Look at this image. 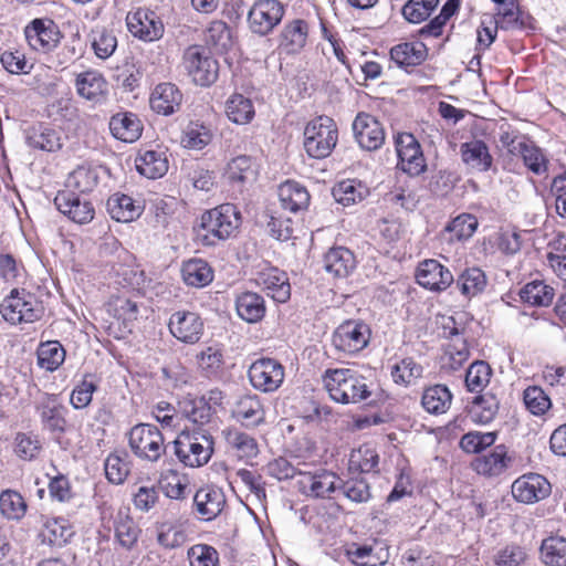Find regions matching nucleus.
<instances>
[{
  "mask_svg": "<svg viewBox=\"0 0 566 566\" xmlns=\"http://www.w3.org/2000/svg\"><path fill=\"white\" fill-rule=\"evenodd\" d=\"M255 283L266 295L279 303H285L291 296V285L286 273L277 268H265L256 273Z\"/></svg>",
  "mask_w": 566,
  "mask_h": 566,
  "instance_id": "nucleus-19",
  "label": "nucleus"
},
{
  "mask_svg": "<svg viewBox=\"0 0 566 566\" xmlns=\"http://www.w3.org/2000/svg\"><path fill=\"white\" fill-rule=\"evenodd\" d=\"M547 259L554 272L566 281V237H558L551 243Z\"/></svg>",
  "mask_w": 566,
  "mask_h": 566,
  "instance_id": "nucleus-64",
  "label": "nucleus"
},
{
  "mask_svg": "<svg viewBox=\"0 0 566 566\" xmlns=\"http://www.w3.org/2000/svg\"><path fill=\"white\" fill-rule=\"evenodd\" d=\"M97 182V177L94 171L86 167H77L73 170L65 181V189L72 192L84 193L91 191Z\"/></svg>",
  "mask_w": 566,
  "mask_h": 566,
  "instance_id": "nucleus-52",
  "label": "nucleus"
},
{
  "mask_svg": "<svg viewBox=\"0 0 566 566\" xmlns=\"http://www.w3.org/2000/svg\"><path fill=\"white\" fill-rule=\"evenodd\" d=\"M251 385L263 392L275 391L283 382L284 368L275 359H256L248 371Z\"/></svg>",
  "mask_w": 566,
  "mask_h": 566,
  "instance_id": "nucleus-9",
  "label": "nucleus"
},
{
  "mask_svg": "<svg viewBox=\"0 0 566 566\" xmlns=\"http://www.w3.org/2000/svg\"><path fill=\"white\" fill-rule=\"evenodd\" d=\"M462 161L471 169L479 172L488 171L493 164V158L486 144L479 139L463 143L460 147Z\"/></svg>",
  "mask_w": 566,
  "mask_h": 566,
  "instance_id": "nucleus-26",
  "label": "nucleus"
},
{
  "mask_svg": "<svg viewBox=\"0 0 566 566\" xmlns=\"http://www.w3.org/2000/svg\"><path fill=\"white\" fill-rule=\"evenodd\" d=\"M109 130L116 139L134 143L140 137L143 125L134 113H117L111 117Z\"/></svg>",
  "mask_w": 566,
  "mask_h": 566,
  "instance_id": "nucleus-24",
  "label": "nucleus"
},
{
  "mask_svg": "<svg viewBox=\"0 0 566 566\" xmlns=\"http://www.w3.org/2000/svg\"><path fill=\"white\" fill-rule=\"evenodd\" d=\"M227 448L239 459L250 460L259 454V446L254 437L237 428L222 431Z\"/></svg>",
  "mask_w": 566,
  "mask_h": 566,
  "instance_id": "nucleus-27",
  "label": "nucleus"
},
{
  "mask_svg": "<svg viewBox=\"0 0 566 566\" xmlns=\"http://www.w3.org/2000/svg\"><path fill=\"white\" fill-rule=\"evenodd\" d=\"M492 369L485 361L478 360L471 364L465 374V386L469 391L480 392L489 384Z\"/></svg>",
  "mask_w": 566,
  "mask_h": 566,
  "instance_id": "nucleus-58",
  "label": "nucleus"
},
{
  "mask_svg": "<svg viewBox=\"0 0 566 566\" xmlns=\"http://www.w3.org/2000/svg\"><path fill=\"white\" fill-rule=\"evenodd\" d=\"M73 534L72 527L64 518L48 520L42 531L43 541L59 547L65 545Z\"/></svg>",
  "mask_w": 566,
  "mask_h": 566,
  "instance_id": "nucleus-45",
  "label": "nucleus"
},
{
  "mask_svg": "<svg viewBox=\"0 0 566 566\" xmlns=\"http://www.w3.org/2000/svg\"><path fill=\"white\" fill-rule=\"evenodd\" d=\"M181 274L185 283L195 287H203L213 280L211 266L202 259H190L184 262Z\"/></svg>",
  "mask_w": 566,
  "mask_h": 566,
  "instance_id": "nucleus-38",
  "label": "nucleus"
},
{
  "mask_svg": "<svg viewBox=\"0 0 566 566\" xmlns=\"http://www.w3.org/2000/svg\"><path fill=\"white\" fill-rule=\"evenodd\" d=\"M135 164L138 172L149 179L160 178L168 171V159L160 150L140 153Z\"/></svg>",
  "mask_w": 566,
  "mask_h": 566,
  "instance_id": "nucleus-35",
  "label": "nucleus"
},
{
  "mask_svg": "<svg viewBox=\"0 0 566 566\" xmlns=\"http://www.w3.org/2000/svg\"><path fill=\"white\" fill-rule=\"evenodd\" d=\"M241 216L237 207L231 203L221 205L205 212L201 217L200 228L205 233L202 240L208 245L230 238L240 227Z\"/></svg>",
  "mask_w": 566,
  "mask_h": 566,
  "instance_id": "nucleus-2",
  "label": "nucleus"
},
{
  "mask_svg": "<svg viewBox=\"0 0 566 566\" xmlns=\"http://www.w3.org/2000/svg\"><path fill=\"white\" fill-rule=\"evenodd\" d=\"M418 283L431 291H444L454 281L450 270L437 260H424L417 270Z\"/></svg>",
  "mask_w": 566,
  "mask_h": 566,
  "instance_id": "nucleus-20",
  "label": "nucleus"
},
{
  "mask_svg": "<svg viewBox=\"0 0 566 566\" xmlns=\"http://www.w3.org/2000/svg\"><path fill=\"white\" fill-rule=\"evenodd\" d=\"M353 132L358 145L366 150H376L385 142V129L381 123L367 113H359L356 116Z\"/></svg>",
  "mask_w": 566,
  "mask_h": 566,
  "instance_id": "nucleus-14",
  "label": "nucleus"
},
{
  "mask_svg": "<svg viewBox=\"0 0 566 566\" xmlns=\"http://www.w3.org/2000/svg\"><path fill=\"white\" fill-rule=\"evenodd\" d=\"M182 66L192 81L201 86H209L218 78V62L210 51L202 45H190L182 54Z\"/></svg>",
  "mask_w": 566,
  "mask_h": 566,
  "instance_id": "nucleus-7",
  "label": "nucleus"
},
{
  "mask_svg": "<svg viewBox=\"0 0 566 566\" xmlns=\"http://www.w3.org/2000/svg\"><path fill=\"white\" fill-rule=\"evenodd\" d=\"M228 118L235 124H248L254 117V107L251 99L241 94L232 95L226 106Z\"/></svg>",
  "mask_w": 566,
  "mask_h": 566,
  "instance_id": "nucleus-47",
  "label": "nucleus"
},
{
  "mask_svg": "<svg viewBox=\"0 0 566 566\" xmlns=\"http://www.w3.org/2000/svg\"><path fill=\"white\" fill-rule=\"evenodd\" d=\"M478 228V220L473 214L462 213L454 218L446 228L451 240H467L473 235Z\"/></svg>",
  "mask_w": 566,
  "mask_h": 566,
  "instance_id": "nucleus-61",
  "label": "nucleus"
},
{
  "mask_svg": "<svg viewBox=\"0 0 566 566\" xmlns=\"http://www.w3.org/2000/svg\"><path fill=\"white\" fill-rule=\"evenodd\" d=\"M523 302L535 306H548L554 298V289L543 281L527 283L520 292Z\"/></svg>",
  "mask_w": 566,
  "mask_h": 566,
  "instance_id": "nucleus-46",
  "label": "nucleus"
},
{
  "mask_svg": "<svg viewBox=\"0 0 566 566\" xmlns=\"http://www.w3.org/2000/svg\"><path fill=\"white\" fill-rule=\"evenodd\" d=\"M323 382L336 402L357 403L371 395L367 379L353 369H327L323 375Z\"/></svg>",
  "mask_w": 566,
  "mask_h": 566,
  "instance_id": "nucleus-1",
  "label": "nucleus"
},
{
  "mask_svg": "<svg viewBox=\"0 0 566 566\" xmlns=\"http://www.w3.org/2000/svg\"><path fill=\"white\" fill-rule=\"evenodd\" d=\"M452 401V395L447 386L434 385L427 388L422 394V407L432 415L447 412Z\"/></svg>",
  "mask_w": 566,
  "mask_h": 566,
  "instance_id": "nucleus-42",
  "label": "nucleus"
},
{
  "mask_svg": "<svg viewBox=\"0 0 566 566\" xmlns=\"http://www.w3.org/2000/svg\"><path fill=\"white\" fill-rule=\"evenodd\" d=\"M422 375V367L412 358H403L391 369L394 381L401 386H410Z\"/></svg>",
  "mask_w": 566,
  "mask_h": 566,
  "instance_id": "nucleus-56",
  "label": "nucleus"
},
{
  "mask_svg": "<svg viewBox=\"0 0 566 566\" xmlns=\"http://www.w3.org/2000/svg\"><path fill=\"white\" fill-rule=\"evenodd\" d=\"M499 411V400L492 394H484L474 398L471 415L475 422L486 424L491 422Z\"/></svg>",
  "mask_w": 566,
  "mask_h": 566,
  "instance_id": "nucleus-49",
  "label": "nucleus"
},
{
  "mask_svg": "<svg viewBox=\"0 0 566 566\" xmlns=\"http://www.w3.org/2000/svg\"><path fill=\"white\" fill-rule=\"evenodd\" d=\"M193 502L201 518L211 521L222 512L226 497L221 490L206 488L197 491Z\"/></svg>",
  "mask_w": 566,
  "mask_h": 566,
  "instance_id": "nucleus-28",
  "label": "nucleus"
},
{
  "mask_svg": "<svg viewBox=\"0 0 566 566\" xmlns=\"http://www.w3.org/2000/svg\"><path fill=\"white\" fill-rule=\"evenodd\" d=\"M368 193V189L361 182L348 179L337 184L333 189L335 200L343 206H349L361 201Z\"/></svg>",
  "mask_w": 566,
  "mask_h": 566,
  "instance_id": "nucleus-48",
  "label": "nucleus"
},
{
  "mask_svg": "<svg viewBox=\"0 0 566 566\" xmlns=\"http://www.w3.org/2000/svg\"><path fill=\"white\" fill-rule=\"evenodd\" d=\"M308 32V23L305 20L287 21L279 35V49L290 55L300 53L307 43Z\"/></svg>",
  "mask_w": 566,
  "mask_h": 566,
  "instance_id": "nucleus-21",
  "label": "nucleus"
},
{
  "mask_svg": "<svg viewBox=\"0 0 566 566\" xmlns=\"http://www.w3.org/2000/svg\"><path fill=\"white\" fill-rule=\"evenodd\" d=\"M399 167L410 176H419L426 169L420 144L412 134L403 133L396 139Z\"/></svg>",
  "mask_w": 566,
  "mask_h": 566,
  "instance_id": "nucleus-13",
  "label": "nucleus"
},
{
  "mask_svg": "<svg viewBox=\"0 0 566 566\" xmlns=\"http://www.w3.org/2000/svg\"><path fill=\"white\" fill-rule=\"evenodd\" d=\"M356 266L352 251L346 248H332L324 256V268L336 277H346Z\"/></svg>",
  "mask_w": 566,
  "mask_h": 566,
  "instance_id": "nucleus-33",
  "label": "nucleus"
},
{
  "mask_svg": "<svg viewBox=\"0 0 566 566\" xmlns=\"http://www.w3.org/2000/svg\"><path fill=\"white\" fill-rule=\"evenodd\" d=\"M516 156H521L525 166L536 175H541L547 169V160L543 151L532 142H525L518 146Z\"/></svg>",
  "mask_w": 566,
  "mask_h": 566,
  "instance_id": "nucleus-59",
  "label": "nucleus"
},
{
  "mask_svg": "<svg viewBox=\"0 0 566 566\" xmlns=\"http://www.w3.org/2000/svg\"><path fill=\"white\" fill-rule=\"evenodd\" d=\"M511 462L505 446H496L493 451L488 454L478 457L473 463V469L479 473L488 476L499 475L504 472Z\"/></svg>",
  "mask_w": 566,
  "mask_h": 566,
  "instance_id": "nucleus-29",
  "label": "nucleus"
},
{
  "mask_svg": "<svg viewBox=\"0 0 566 566\" xmlns=\"http://www.w3.org/2000/svg\"><path fill=\"white\" fill-rule=\"evenodd\" d=\"M157 541L165 548H176L187 542L185 523L180 520L157 523Z\"/></svg>",
  "mask_w": 566,
  "mask_h": 566,
  "instance_id": "nucleus-41",
  "label": "nucleus"
},
{
  "mask_svg": "<svg viewBox=\"0 0 566 566\" xmlns=\"http://www.w3.org/2000/svg\"><path fill=\"white\" fill-rule=\"evenodd\" d=\"M440 0H408L401 13L410 23H421L426 21L438 7Z\"/></svg>",
  "mask_w": 566,
  "mask_h": 566,
  "instance_id": "nucleus-54",
  "label": "nucleus"
},
{
  "mask_svg": "<svg viewBox=\"0 0 566 566\" xmlns=\"http://www.w3.org/2000/svg\"><path fill=\"white\" fill-rule=\"evenodd\" d=\"M111 217L118 222H130L142 214L143 208L136 205L132 197L115 193L107 200Z\"/></svg>",
  "mask_w": 566,
  "mask_h": 566,
  "instance_id": "nucleus-36",
  "label": "nucleus"
},
{
  "mask_svg": "<svg viewBox=\"0 0 566 566\" xmlns=\"http://www.w3.org/2000/svg\"><path fill=\"white\" fill-rule=\"evenodd\" d=\"M41 423L50 432L63 433L66 429V408L56 395L44 394L36 403Z\"/></svg>",
  "mask_w": 566,
  "mask_h": 566,
  "instance_id": "nucleus-18",
  "label": "nucleus"
},
{
  "mask_svg": "<svg viewBox=\"0 0 566 566\" xmlns=\"http://www.w3.org/2000/svg\"><path fill=\"white\" fill-rule=\"evenodd\" d=\"M298 480L300 491L313 497H329L339 486L340 479L333 472L321 470L315 473H302Z\"/></svg>",
  "mask_w": 566,
  "mask_h": 566,
  "instance_id": "nucleus-17",
  "label": "nucleus"
},
{
  "mask_svg": "<svg viewBox=\"0 0 566 566\" xmlns=\"http://www.w3.org/2000/svg\"><path fill=\"white\" fill-rule=\"evenodd\" d=\"M495 440V432L471 431L461 438L460 448L467 453H479L494 444Z\"/></svg>",
  "mask_w": 566,
  "mask_h": 566,
  "instance_id": "nucleus-62",
  "label": "nucleus"
},
{
  "mask_svg": "<svg viewBox=\"0 0 566 566\" xmlns=\"http://www.w3.org/2000/svg\"><path fill=\"white\" fill-rule=\"evenodd\" d=\"M24 34L29 45L36 51H50L59 42L57 32L51 21L45 25L42 20L35 19L25 27Z\"/></svg>",
  "mask_w": 566,
  "mask_h": 566,
  "instance_id": "nucleus-25",
  "label": "nucleus"
},
{
  "mask_svg": "<svg viewBox=\"0 0 566 566\" xmlns=\"http://www.w3.org/2000/svg\"><path fill=\"white\" fill-rule=\"evenodd\" d=\"M2 317L12 325L40 319L44 308L38 297L25 290H12L0 305Z\"/></svg>",
  "mask_w": 566,
  "mask_h": 566,
  "instance_id": "nucleus-5",
  "label": "nucleus"
},
{
  "mask_svg": "<svg viewBox=\"0 0 566 566\" xmlns=\"http://www.w3.org/2000/svg\"><path fill=\"white\" fill-rule=\"evenodd\" d=\"M541 560L546 566H566V537L551 535L542 541Z\"/></svg>",
  "mask_w": 566,
  "mask_h": 566,
  "instance_id": "nucleus-40",
  "label": "nucleus"
},
{
  "mask_svg": "<svg viewBox=\"0 0 566 566\" xmlns=\"http://www.w3.org/2000/svg\"><path fill=\"white\" fill-rule=\"evenodd\" d=\"M126 23L134 36L148 42L159 40L165 31L160 18L148 9H137L135 12H128Z\"/></svg>",
  "mask_w": 566,
  "mask_h": 566,
  "instance_id": "nucleus-12",
  "label": "nucleus"
},
{
  "mask_svg": "<svg viewBox=\"0 0 566 566\" xmlns=\"http://www.w3.org/2000/svg\"><path fill=\"white\" fill-rule=\"evenodd\" d=\"M57 210L78 224H86L94 219L95 210L90 200L80 193L61 190L54 199Z\"/></svg>",
  "mask_w": 566,
  "mask_h": 566,
  "instance_id": "nucleus-11",
  "label": "nucleus"
},
{
  "mask_svg": "<svg viewBox=\"0 0 566 566\" xmlns=\"http://www.w3.org/2000/svg\"><path fill=\"white\" fill-rule=\"evenodd\" d=\"M460 4V0H448L440 10V13L429 23L423 25L418 34L422 38H438L442 34L443 27L447 21L455 13Z\"/></svg>",
  "mask_w": 566,
  "mask_h": 566,
  "instance_id": "nucleus-51",
  "label": "nucleus"
},
{
  "mask_svg": "<svg viewBox=\"0 0 566 566\" xmlns=\"http://www.w3.org/2000/svg\"><path fill=\"white\" fill-rule=\"evenodd\" d=\"M27 504L20 493L7 490L0 494V512L8 518L19 520L24 516Z\"/></svg>",
  "mask_w": 566,
  "mask_h": 566,
  "instance_id": "nucleus-60",
  "label": "nucleus"
},
{
  "mask_svg": "<svg viewBox=\"0 0 566 566\" xmlns=\"http://www.w3.org/2000/svg\"><path fill=\"white\" fill-rule=\"evenodd\" d=\"M115 536L118 543L126 549H130L137 542L140 530L128 515L127 510H119L116 514Z\"/></svg>",
  "mask_w": 566,
  "mask_h": 566,
  "instance_id": "nucleus-43",
  "label": "nucleus"
},
{
  "mask_svg": "<svg viewBox=\"0 0 566 566\" xmlns=\"http://www.w3.org/2000/svg\"><path fill=\"white\" fill-rule=\"evenodd\" d=\"M369 327L363 322L347 321L333 334L334 346L344 353L353 354L364 349L369 342Z\"/></svg>",
  "mask_w": 566,
  "mask_h": 566,
  "instance_id": "nucleus-10",
  "label": "nucleus"
},
{
  "mask_svg": "<svg viewBox=\"0 0 566 566\" xmlns=\"http://www.w3.org/2000/svg\"><path fill=\"white\" fill-rule=\"evenodd\" d=\"M527 557L528 555L524 547L511 544L497 551L493 562L495 566H524Z\"/></svg>",
  "mask_w": 566,
  "mask_h": 566,
  "instance_id": "nucleus-63",
  "label": "nucleus"
},
{
  "mask_svg": "<svg viewBox=\"0 0 566 566\" xmlns=\"http://www.w3.org/2000/svg\"><path fill=\"white\" fill-rule=\"evenodd\" d=\"M128 444L137 458L149 462H157L166 452L163 433L149 423L134 426L128 433Z\"/></svg>",
  "mask_w": 566,
  "mask_h": 566,
  "instance_id": "nucleus-6",
  "label": "nucleus"
},
{
  "mask_svg": "<svg viewBox=\"0 0 566 566\" xmlns=\"http://www.w3.org/2000/svg\"><path fill=\"white\" fill-rule=\"evenodd\" d=\"M378 460L377 452L364 446L352 451L348 460V469L352 472L369 473L377 468Z\"/></svg>",
  "mask_w": 566,
  "mask_h": 566,
  "instance_id": "nucleus-55",
  "label": "nucleus"
},
{
  "mask_svg": "<svg viewBox=\"0 0 566 566\" xmlns=\"http://www.w3.org/2000/svg\"><path fill=\"white\" fill-rule=\"evenodd\" d=\"M233 417L245 427L259 426L264 420V410L256 396H243L232 409Z\"/></svg>",
  "mask_w": 566,
  "mask_h": 566,
  "instance_id": "nucleus-30",
  "label": "nucleus"
},
{
  "mask_svg": "<svg viewBox=\"0 0 566 566\" xmlns=\"http://www.w3.org/2000/svg\"><path fill=\"white\" fill-rule=\"evenodd\" d=\"M30 147L44 151H55L61 148L60 135L49 127L33 128L28 135Z\"/></svg>",
  "mask_w": 566,
  "mask_h": 566,
  "instance_id": "nucleus-53",
  "label": "nucleus"
},
{
  "mask_svg": "<svg viewBox=\"0 0 566 566\" xmlns=\"http://www.w3.org/2000/svg\"><path fill=\"white\" fill-rule=\"evenodd\" d=\"M238 315L248 323L260 322L266 312L264 298L254 292H243L237 296Z\"/></svg>",
  "mask_w": 566,
  "mask_h": 566,
  "instance_id": "nucleus-32",
  "label": "nucleus"
},
{
  "mask_svg": "<svg viewBox=\"0 0 566 566\" xmlns=\"http://www.w3.org/2000/svg\"><path fill=\"white\" fill-rule=\"evenodd\" d=\"M279 198L282 207L292 212L306 209L310 205L307 189L293 180H287L280 186Z\"/></svg>",
  "mask_w": 566,
  "mask_h": 566,
  "instance_id": "nucleus-31",
  "label": "nucleus"
},
{
  "mask_svg": "<svg viewBox=\"0 0 566 566\" xmlns=\"http://www.w3.org/2000/svg\"><path fill=\"white\" fill-rule=\"evenodd\" d=\"M168 327L171 335L185 344H196L203 334V322L193 312L174 313L169 318Z\"/></svg>",
  "mask_w": 566,
  "mask_h": 566,
  "instance_id": "nucleus-15",
  "label": "nucleus"
},
{
  "mask_svg": "<svg viewBox=\"0 0 566 566\" xmlns=\"http://www.w3.org/2000/svg\"><path fill=\"white\" fill-rule=\"evenodd\" d=\"M493 19L496 28L505 31L518 30L525 27L524 15L514 2L500 7Z\"/></svg>",
  "mask_w": 566,
  "mask_h": 566,
  "instance_id": "nucleus-50",
  "label": "nucleus"
},
{
  "mask_svg": "<svg viewBox=\"0 0 566 566\" xmlns=\"http://www.w3.org/2000/svg\"><path fill=\"white\" fill-rule=\"evenodd\" d=\"M338 140L337 125L328 116H318L304 129V148L310 157L323 159L331 155Z\"/></svg>",
  "mask_w": 566,
  "mask_h": 566,
  "instance_id": "nucleus-3",
  "label": "nucleus"
},
{
  "mask_svg": "<svg viewBox=\"0 0 566 566\" xmlns=\"http://www.w3.org/2000/svg\"><path fill=\"white\" fill-rule=\"evenodd\" d=\"M258 169L252 158L245 155L231 159L226 168V177L231 184L245 185L256 179Z\"/></svg>",
  "mask_w": 566,
  "mask_h": 566,
  "instance_id": "nucleus-37",
  "label": "nucleus"
},
{
  "mask_svg": "<svg viewBox=\"0 0 566 566\" xmlns=\"http://www.w3.org/2000/svg\"><path fill=\"white\" fill-rule=\"evenodd\" d=\"M427 55L428 50L422 42H405L390 50L391 60L400 67L419 65Z\"/></svg>",
  "mask_w": 566,
  "mask_h": 566,
  "instance_id": "nucleus-34",
  "label": "nucleus"
},
{
  "mask_svg": "<svg viewBox=\"0 0 566 566\" xmlns=\"http://www.w3.org/2000/svg\"><path fill=\"white\" fill-rule=\"evenodd\" d=\"M182 102V93L171 83L158 84L149 98L154 112L168 116L177 112Z\"/></svg>",
  "mask_w": 566,
  "mask_h": 566,
  "instance_id": "nucleus-22",
  "label": "nucleus"
},
{
  "mask_svg": "<svg viewBox=\"0 0 566 566\" xmlns=\"http://www.w3.org/2000/svg\"><path fill=\"white\" fill-rule=\"evenodd\" d=\"M284 12L279 0H258L248 13L249 29L254 34L268 35L282 21Z\"/></svg>",
  "mask_w": 566,
  "mask_h": 566,
  "instance_id": "nucleus-8",
  "label": "nucleus"
},
{
  "mask_svg": "<svg viewBox=\"0 0 566 566\" xmlns=\"http://www.w3.org/2000/svg\"><path fill=\"white\" fill-rule=\"evenodd\" d=\"M488 280L485 273L479 268L465 269L457 279L455 286L468 300H471L485 290Z\"/></svg>",
  "mask_w": 566,
  "mask_h": 566,
  "instance_id": "nucleus-39",
  "label": "nucleus"
},
{
  "mask_svg": "<svg viewBox=\"0 0 566 566\" xmlns=\"http://www.w3.org/2000/svg\"><path fill=\"white\" fill-rule=\"evenodd\" d=\"M212 452V439L198 430H184L174 441V453L186 467L198 468L206 464Z\"/></svg>",
  "mask_w": 566,
  "mask_h": 566,
  "instance_id": "nucleus-4",
  "label": "nucleus"
},
{
  "mask_svg": "<svg viewBox=\"0 0 566 566\" xmlns=\"http://www.w3.org/2000/svg\"><path fill=\"white\" fill-rule=\"evenodd\" d=\"M107 82L97 71H86L80 73L75 80L77 94L91 102L101 103L107 94Z\"/></svg>",
  "mask_w": 566,
  "mask_h": 566,
  "instance_id": "nucleus-23",
  "label": "nucleus"
},
{
  "mask_svg": "<svg viewBox=\"0 0 566 566\" xmlns=\"http://www.w3.org/2000/svg\"><path fill=\"white\" fill-rule=\"evenodd\" d=\"M38 365L46 371H55L65 359V350L57 340L41 343L36 350Z\"/></svg>",
  "mask_w": 566,
  "mask_h": 566,
  "instance_id": "nucleus-44",
  "label": "nucleus"
},
{
  "mask_svg": "<svg viewBox=\"0 0 566 566\" xmlns=\"http://www.w3.org/2000/svg\"><path fill=\"white\" fill-rule=\"evenodd\" d=\"M551 493L549 482L541 474L530 473L516 479L512 484L514 499L522 503H534Z\"/></svg>",
  "mask_w": 566,
  "mask_h": 566,
  "instance_id": "nucleus-16",
  "label": "nucleus"
},
{
  "mask_svg": "<svg viewBox=\"0 0 566 566\" xmlns=\"http://www.w3.org/2000/svg\"><path fill=\"white\" fill-rule=\"evenodd\" d=\"M212 139V134L208 127L199 123H190L186 127L181 144L184 147L189 149H202Z\"/></svg>",
  "mask_w": 566,
  "mask_h": 566,
  "instance_id": "nucleus-57",
  "label": "nucleus"
}]
</instances>
